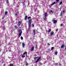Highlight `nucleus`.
<instances>
[{
	"mask_svg": "<svg viewBox=\"0 0 66 66\" xmlns=\"http://www.w3.org/2000/svg\"><path fill=\"white\" fill-rule=\"evenodd\" d=\"M47 15V13H45L44 14V17H46Z\"/></svg>",
	"mask_w": 66,
	"mask_h": 66,
	"instance_id": "obj_12",
	"label": "nucleus"
},
{
	"mask_svg": "<svg viewBox=\"0 0 66 66\" xmlns=\"http://www.w3.org/2000/svg\"><path fill=\"white\" fill-rule=\"evenodd\" d=\"M40 65H42V63H40Z\"/></svg>",
	"mask_w": 66,
	"mask_h": 66,
	"instance_id": "obj_46",
	"label": "nucleus"
},
{
	"mask_svg": "<svg viewBox=\"0 0 66 66\" xmlns=\"http://www.w3.org/2000/svg\"><path fill=\"white\" fill-rule=\"evenodd\" d=\"M26 7V6H25V7Z\"/></svg>",
	"mask_w": 66,
	"mask_h": 66,
	"instance_id": "obj_56",
	"label": "nucleus"
},
{
	"mask_svg": "<svg viewBox=\"0 0 66 66\" xmlns=\"http://www.w3.org/2000/svg\"><path fill=\"white\" fill-rule=\"evenodd\" d=\"M23 6H24L25 5V1H24L23 2H22Z\"/></svg>",
	"mask_w": 66,
	"mask_h": 66,
	"instance_id": "obj_6",
	"label": "nucleus"
},
{
	"mask_svg": "<svg viewBox=\"0 0 66 66\" xmlns=\"http://www.w3.org/2000/svg\"><path fill=\"white\" fill-rule=\"evenodd\" d=\"M34 46H33L32 47L31 49V51H33L34 50Z\"/></svg>",
	"mask_w": 66,
	"mask_h": 66,
	"instance_id": "obj_4",
	"label": "nucleus"
},
{
	"mask_svg": "<svg viewBox=\"0 0 66 66\" xmlns=\"http://www.w3.org/2000/svg\"><path fill=\"white\" fill-rule=\"evenodd\" d=\"M58 31V29H56V31Z\"/></svg>",
	"mask_w": 66,
	"mask_h": 66,
	"instance_id": "obj_44",
	"label": "nucleus"
},
{
	"mask_svg": "<svg viewBox=\"0 0 66 66\" xmlns=\"http://www.w3.org/2000/svg\"><path fill=\"white\" fill-rule=\"evenodd\" d=\"M51 31V29L49 30L48 31V32H50V31Z\"/></svg>",
	"mask_w": 66,
	"mask_h": 66,
	"instance_id": "obj_33",
	"label": "nucleus"
},
{
	"mask_svg": "<svg viewBox=\"0 0 66 66\" xmlns=\"http://www.w3.org/2000/svg\"><path fill=\"white\" fill-rule=\"evenodd\" d=\"M33 33H35V30L34 29L33 31Z\"/></svg>",
	"mask_w": 66,
	"mask_h": 66,
	"instance_id": "obj_24",
	"label": "nucleus"
},
{
	"mask_svg": "<svg viewBox=\"0 0 66 66\" xmlns=\"http://www.w3.org/2000/svg\"><path fill=\"white\" fill-rule=\"evenodd\" d=\"M21 35V33H19V36H20Z\"/></svg>",
	"mask_w": 66,
	"mask_h": 66,
	"instance_id": "obj_30",
	"label": "nucleus"
},
{
	"mask_svg": "<svg viewBox=\"0 0 66 66\" xmlns=\"http://www.w3.org/2000/svg\"><path fill=\"white\" fill-rule=\"evenodd\" d=\"M50 34L51 35H53V33H51Z\"/></svg>",
	"mask_w": 66,
	"mask_h": 66,
	"instance_id": "obj_37",
	"label": "nucleus"
},
{
	"mask_svg": "<svg viewBox=\"0 0 66 66\" xmlns=\"http://www.w3.org/2000/svg\"><path fill=\"white\" fill-rule=\"evenodd\" d=\"M7 13H8L7 11H5V15H6L7 14Z\"/></svg>",
	"mask_w": 66,
	"mask_h": 66,
	"instance_id": "obj_11",
	"label": "nucleus"
},
{
	"mask_svg": "<svg viewBox=\"0 0 66 66\" xmlns=\"http://www.w3.org/2000/svg\"><path fill=\"white\" fill-rule=\"evenodd\" d=\"M59 66H61V65H62V64H61V63H59Z\"/></svg>",
	"mask_w": 66,
	"mask_h": 66,
	"instance_id": "obj_38",
	"label": "nucleus"
},
{
	"mask_svg": "<svg viewBox=\"0 0 66 66\" xmlns=\"http://www.w3.org/2000/svg\"><path fill=\"white\" fill-rule=\"evenodd\" d=\"M64 45H62L61 47V49L62 48H64Z\"/></svg>",
	"mask_w": 66,
	"mask_h": 66,
	"instance_id": "obj_10",
	"label": "nucleus"
},
{
	"mask_svg": "<svg viewBox=\"0 0 66 66\" xmlns=\"http://www.w3.org/2000/svg\"><path fill=\"white\" fill-rule=\"evenodd\" d=\"M21 21H19L18 23V27H20V24H21Z\"/></svg>",
	"mask_w": 66,
	"mask_h": 66,
	"instance_id": "obj_2",
	"label": "nucleus"
},
{
	"mask_svg": "<svg viewBox=\"0 0 66 66\" xmlns=\"http://www.w3.org/2000/svg\"><path fill=\"white\" fill-rule=\"evenodd\" d=\"M65 10H63V11L62 12H62V13H63V14L64 13H65Z\"/></svg>",
	"mask_w": 66,
	"mask_h": 66,
	"instance_id": "obj_14",
	"label": "nucleus"
},
{
	"mask_svg": "<svg viewBox=\"0 0 66 66\" xmlns=\"http://www.w3.org/2000/svg\"><path fill=\"white\" fill-rule=\"evenodd\" d=\"M3 66H5V64H4L3 65Z\"/></svg>",
	"mask_w": 66,
	"mask_h": 66,
	"instance_id": "obj_54",
	"label": "nucleus"
},
{
	"mask_svg": "<svg viewBox=\"0 0 66 66\" xmlns=\"http://www.w3.org/2000/svg\"><path fill=\"white\" fill-rule=\"evenodd\" d=\"M57 21H56V20H54V21L53 23H56V22H57Z\"/></svg>",
	"mask_w": 66,
	"mask_h": 66,
	"instance_id": "obj_23",
	"label": "nucleus"
},
{
	"mask_svg": "<svg viewBox=\"0 0 66 66\" xmlns=\"http://www.w3.org/2000/svg\"><path fill=\"white\" fill-rule=\"evenodd\" d=\"M2 50H1V49L0 50V52H1V51Z\"/></svg>",
	"mask_w": 66,
	"mask_h": 66,
	"instance_id": "obj_45",
	"label": "nucleus"
},
{
	"mask_svg": "<svg viewBox=\"0 0 66 66\" xmlns=\"http://www.w3.org/2000/svg\"><path fill=\"white\" fill-rule=\"evenodd\" d=\"M54 49V47H51V50H53V49Z\"/></svg>",
	"mask_w": 66,
	"mask_h": 66,
	"instance_id": "obj_27",
	"label": "nucleus"
},
{
	"mask_svg": "<svg viewBox=\"0 0 66 66\" xmlns=\"http://www.w3.org/2000/svg\"><path fill=\"white\" fill-rule=\"evenodd\" d=\"M22 31H21V29H20L19 30V33H22Z\"/></svg>",
	"mask_w": 66,
	"mask_h": 66,
	"instance_id": "obj_3",
	"label": "nucleus"
},
{
	"mask_svg": "<svg viewBox=\"0 0 66 66\" xmlns=\"http://www.w3.org/2000/svg\"><path fill=\"white\" fill-rule=\"evenodd\" d=\"M31 16L29 17L28 18V19H31Z\"/></svg>",
	"mask_w": 66,
	"mask_h": 66,
	"instance_id": "obj_28",
	"label": "nucleus"
},
{
	"mask_svg": "<svg viewBox=\"0 0 66 66\" xmlns=\"http://www.w3.org/2000/svg\"><path fill=\"white\" fill-rule=\"evenodd\" d=\"M26 66H28L29 65V64L27 63V62H26Z\"/></svg>",
	"mask_w": 66,
	"mask_h": 66,
	"instance_id": "obj_20",
	"label": "nucleus"
},
{
	"mask_svg": "<svg viewBox=\"0 0 66 66\" xmlns=\"http://www.w3.org/2000/svg\"><path fill=\"white\" fill-rule=\"evenodd\" d=\"M9 66H14L13 64H9Z\"/></svg>",
	"mask_w": 66,
	"mask_h": 66,
	"instance_id": "obj_21",
	"label": "nucleus"
},
{
	"mask_svg": "<svg viewBox=\"0 0 66 66\" xmlns=\"http://www.w3.org/2000/svg\"><path fill=\"white\" fill-rule=\"evenodd\" d=\"M6 2L7 3H9V0H6Z\"/></svg>",
	"mask_w": 66,
	"mask_h": 66,
	"instance_id": "obj_17",
	"label": "nucleus"
},
{
	"mask_svg": "<svg viewBox=\"0 0 66 66\" xmlns=\"http://www.w3.org/2000/svg\"><path fill=\"white\" fill-rule=\"evenodd\" d=\"M55 54L57 55V52H56L55 53Z\"/></svg>",
	"mask_w": 66,
	"mask_h": 66,
	"instance_id": "obj_25",
	"label": "nucleus"
},
{
	"mask_svg": "<svg viewBox=\"0 0 66 66\" xmlns=\"http://www.w3.org/2000/svg\"><path fill=\"white\" fill-rule=\"evenodd\" d=\"M2 63H4V62H2Z\"/></svg>",
	"mask_w": 66,
	"mask_h": 66,
	"instance_id": "obj_55",
	"label": "nucleus"
},
{
	"mask_svg": "<svg viewBox=\"0 0 66 66\" xmlns=\"http://www.w3.org/2000/svg\"><path fill=\"white\" fill-rule=\"evenodd\" d=\"M50 33H54V32H51Z\"/></svg>",
	"mask_w": 66,
	"mask_h": 66,
	"instance_id": "obj_51",
	"label": "nucleus"
},
{
	"mask_svg": "<svg viewBox=\"0 0 66 66\" xmlns=\"http://www.w3.org/2000/svg\"><path fill=\"white\" fill-rule=\"evenodd\" d=\"M17 13H15V16H17Z\"/></svg>",
	"mask_w": 66,
	"mask_h": 66,
	"instance_id": "obj_34",
	"label": "nucleus"
},
{
	"mask_svg": "<svg viewBox=\"0 0 66 66\" xmlns=\"http://www.w3.org/2000/svg\"><path fill=\"white\" fill-rule=\"evenodd\" d=\"M54 19H53L52 20V22H54Z\"/></svg>",
	"mask_w": 66,
	"mask_h": 66,
	"instance_id": "obj_32",
	"label": "nucleus"
},
{
	"mask_svg": "<svg viewBox=\"0 0 66 66\" xmlns=\"http://www.w3.org/2000/svg\"><path fill=\"white\" fill-rule=\"evenodd\" d=\"M47 45L48 46H50V44L49 43H47Z\"/></svg>",
	"mask_w": 66,
	"mask_h": 66,
	"instance_id": "obj_35",
	"label": "nucleus"
},
{
	"mask_svg": "<svg viewBox=\"0 0 66 66\" xmlns=\"http://www.w3.org/2000/svg\"><path fill=\"white\" fill-rule=\"evenodd\" d=\"M30 5V3H29L28 4V6H29Z\"/></svg>",
	"mask_w": 66,
	"mask_h": 66,
	"instance_id": "obj_41",
	"label": "nucleus"
},
{
	"mask_svg": "<svg viewBox=\"0 0 66 66\" xmlns=\"http://www.w3.org/2000/svg\"><path fill=\"white\" fill-rule=\"evenodd\" d=\"M56 3H56H57L56 2H53V3L51 5V6H52V5H53L54 4H55Z\"/></svg>",
	"mask_w": 66,
	"mask_h": 66,
	"instance_id": "obj_5",
	"label": "nucleus"
},
{
	"mask_svg": "<svg viewBox=\"0 0 66 66\" xmlns=\"http://www.w3.org/2000/svg\"><path fill=\"white\" fill-rule=\"evenodd\" d=\"M38 57H35L34 58V60H37V58Z\"/></svg>",
	"mask_w": 66,
	"mask_h": 66,
	"instance_id": "obj_19",
	"label": "nucleus"
},
{
	"mask_svg": "<svg viewBox=\"0 0 66 66\" xmlns=\"http://www.w3.org/2000/svg\"><path fill=\"white\" fill-rule=\"evenodd\" d=\"M22 47L23 48H24V46L25 45V44L24 43H22Z\"/></svg>",
	"mask_w": 66,
	"mask_h": 66,
	"instance_id": "obj_7",
	"label": "nucleus"
},
{
	"mask_svg": "<svg viewBox=\"0 0 66 66\" xmlns=\"http://www.w3.org/2000/svg\"><path fill=\"white\" fill-rule=\"evenodd\" d=\"M20 53V51H18V54H19V53Z\"/></svg>",
	"mask_w": 66,
	"mask_h": 66,
	"instance_id": "obj_40",
	"label": "nucleus"
},
{
	"mask_svg": "<svg viewBox=\"0 0 66 66\" xmlns=\"http://www.w3.org/2000/svg\"><path fill=\"white\" fill-rule=\"evenodd\" d=\"M63 15V13L61 12V13L60 14V16H62V15Z\"/></svg>",
	"mask_w": 66,
	"mask_h": 66,
	"instance_id": "obj_15",
	"label": "nucleus"
},
{
	"mask_svg": "<svg viewBox=\"0 0 66 66\" xmlns=\"http://www.w3.org/2000/svg\"><path fill=\"white\" fill-rule=\"evenodd\" d=\"M21 39H22V40H23V37H22V36H21Z\"/></svg>",
	"mask_w": 66,
	"mask_h": 66,
	"instance_id": "obj_26",
	"label": "nucleus"
},
{
	"mask_svg": "<svg viewBox=\"0 0 66 66\" xmlns=\"http://www.w3.org/2000/svg\"><path fill=\"white\" fill-rule=\"evenodd\" d=\"M41 59V56H40L39 57V58H38L37 60V61H38H38H39V59Z\"/></svg>",
	"mask_w": 66,
	"mask_h": 66,
	"instance_id": "obj_8",
	"label": "nucleus"
},
{
	"mask_svg": "<svg viewBox=\"0 0 66 66\" xmlns=\"http://www.w3.org/2000/svg\"><path fill=\"white\" fill-rule=\"evenodd\" d=\"M48 51H50V49H48Z\"/></svg>",
	"mask_w": 66,
	"mask_h": 66,
	"instance_id": "obj_48",
	"label": "nucleus"
},
{
	"mask_svg": "<svg viewBox=\"0 0 66 66\" xmlns=\"http://www.w3.org/2000/svg\"><path fill=\"white\" fill-rule=\"evenodd\" d=\"M62 26H63V24H61L60 25L61 27H62Z\"/></svg>",
	"mask_w": 66,
	"mask_h": 66,
	"instance_id": "obj_36",
	"label": "nucleus"
},
{
	"mask_svg": "<svg viewBox=\"0 0 66 66\" xmlns=\"http://www.w3.org/2000/svg\"><path fill=\"white\" fill-rule=\"evenodd\" d=\"M32 27H34V24H32Z\"/></svg>",
	"mask_w": 66,
	"mask_h": 66,
	"instance_id": "obj_29",
	"label": "nucleus"
},
{
	"mask_svg": "<svg viewBox=\"0 0 66 66\" xmlns=\"http://www.w3.org/2000/svg\"><path fill=\"white\" fill-rule=\"evenodd\" d=\"M14 27H15V29H17V28H18L17 26H16V25H15L14 26Z\"/></svg>",
	"mask_w": 66,
	"mask_h": 66,
	"instance_id": "obj_22",
	"label": "nucleus"
},
{
	"mask_svg": "<svg viewBox=\"0 0 66 66\" xmlns=\"http://www.w3.org/2000/svg\"><path fill=\"white\" fill-rule=\"evenodd\" d=\"M56 2H59V0H56Z\"/></svg>",
	"mask_w": 66,
	"mask_h": 66,
	"instance_id": "obj_39",
	"label": "nucleus"
},
{
	"mask_svg": "<svg viewBox=\"0 0 66 66\" xmlns=\"http://www.w3.org/2000/svg\"><path fill=\"white\" fill-rule=\"evenodd\" d=\"M31 23H32V19H30L28 21V23L29 24V25L28 26L29 27L28 29H27V31H30V27H31Z\"/></svg>",
	"mask_w": 66,
	"mask_h": 66,
	"instance_id": "obj_1",
	"label": "nucleus"
},
{
	"mask_svg": "<svg viewBox=\"0 0 66 66\" xmlns=\"http://www.w3.org/2000/svg\"><path fill=\"white\" fill-rule=\"evenodd\" d=\"M35 34L34 33V35H35Z\"/></svg>",
	"mask_w": 66,
	"mask_h": 66,
	"instance_id": "obj_53",
	"label": "nucleus"
},
{
	"mask_svg": "<svg viewBox=\"0 0 66 66\" xmlns=\"http://www.w3.org/2000/svg\"><path fill=\"white\" fill-rule=\"evenodd\" d=\"M27 54V52H24L23 54V55H25V54Z\"/></svg>",
	"mask_w": 66,
	"mask_h": 66,
	"instance_id": "obj_13",
	"label": "nucleus"
},
{
	"mask_svg": "<svg viewBox=\"0 0 66 66\" xmlns=\"http://www.w3.org/2000/svg\"><path fill=\"white\" fill-rule=\"evenodd\" d=\"M63 3V2L62 1H61L59 3V4L60 5H61V4H62Z\"/></svg>",
	"mask_w": 66,
	"mask_h": 66,
	"instance_id": "obj_18",
	"label": "nucleus"
},
{
	"mask_svg": "<svg viewBox=\"0 0 66 66\" xmlns=\"http://www.w3.org/2000/svg\"><path fill=\"white\" fill-rule=\"evenodd\" d=\"M2 19H4V18H3V17H2Z\"/></svg>",
	"mask_w": 66,
	"mask_h": 66,
	"instance_id": "obj_49",
	"label": "nucleus"
},
{
	"mask_svg": "<svg viewBox=\"0 0 66 66\" xmlns=\"http://www.w3.org/2000/svg\"><path fill=\"white\" fill-rule=\"evenodd\" d=\"M2 61H3V59H1V62H2Z\"/></svg>",
	"mask_w": 66,
	"mask_h": 66,
	"instance_id": "obj_42",
	"label": "nucleus"
},
{
	"mask_svg": "<svg viewBox=\"0 0 66 66\" xmlns=\"http://www.w3.org/2000/svg\"><path fill=\"white\" fill-rule=\"evenodd\" d=\"M25 55H22L21 57H25Z\"/></svg>",
	"mask_w": 66,
	"mask_h": 66,
	"instance_id": "obj_31",
	"label": "nucleus"
},
{
	"mask_svg": "<svg viewBox=\"0 0 66 66\" xmlns=\"http://www.w3.org/2000/svg\"><path fill=\"white\" fill-rule=\"evenodd\" d=\"M9 51H10V52H11V50H9Z\"/></svg>",
	"mask_w": 66,
	"mask_h": 66,
	"instance_id": "obj_47",
	"label": "nucleus"
},
{
	"mask_svg": "<svg viewBox=\"0 0 66 66\" xmlns=\"http://www.w3.org/2000/svg\"><path fill=\"white\" fill-rule=\"evenodd\" d=\"M51 12H52V13H53V11H52L51 10Z\"/></svg>",
	"mask_w": 66,
	"mask_h": 66,
	"instance_id": "obj_43",
	"label": "nucleus"
},
{
	"mask_svg": "<svg viewBox=\"0 0 66 66\" xmlns=\"http://www.w3.org/2000/svg\"><path fill=\"white\" fill-rule=\"evenodd\" d=\"M28 18V16L27 15H26L25 17L24 20H26Z\"/></svg>",
	"mask_w": 66,
	"mask_h": 66,
	"instance_id": "obj_9",
	"label": "nucleus"
},
{
	"mask_svg": "<svg viewBox=\"0 0 66 66\" xmlns=\"http://www.w3.org/2000/svg\"><path fill=\"white\" fill-rule=\"evenodd\" d=\"M6 21H5V23H6Z\"/></svg>",
	"mask_w": 66,
	"mask_h": 66,
	"instance_id": "obj_52",
	"label": "nucleus"
},
{
	"mask_svg": "<svg viewBox=\"0 0 66 66\" xmlns=\"http://www.w3.org/2000/svg\"><path fill=\"white\" fill-rule=\"evenodd\" d=\"M46 16H44V20H46Z\"/></svg>",
	"mask_w": 66,
	"mask_h": 66,
	"instance_id": "obj_16",
	"label": "nucleus"
},
{
	"mask_svg": "<svg viewBox=\"0 0 66 66\" xmlns=\"http://www.w3.org/2000/svg\"><path fill=\"white\" fill-rule=\"evenodd\" d=\"M37 62L38 61H36L35 62V63H37Z\"/></svg>",
	"mask_w": 66,
	"mask_h": 66,
	"instance_id": "obj_50",
	"label": "nucleus"
}]
</instances>
